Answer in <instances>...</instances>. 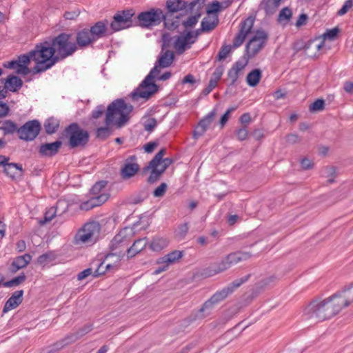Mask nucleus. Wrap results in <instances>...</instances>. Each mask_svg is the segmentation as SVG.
Returning <instances> with one entry per match:
<instances>
[{
	"label": "nucleus",
	"instance_id": "obj_41",
	"mask_svg": "<svg viewBox=\"0 0 353 353\" xmlns=\"http://www.w3.org/2000/svg\"><path fill=\"white\" fill-rule=\"evenodd\" d=\"M59 125V121L54 118H49L44 122L45 131L48 134L54 133Z\"/></svg>",
	"mask_w": 353,
	"mask_h": 353
},
{
	"label": "nucleus",
	"instance_id": "obj_61",
	"mask_svg": "<svg viewBox=\"0 0 353 353\" xmlns=\"http://www.w3.org/2000/svg\"><path fill=\"white\" fill-rule=\"evenodd\" d=\"M157 122L154 118L148 119L144 123V129L146 131L151 132L157 126Z\"/></svg>",
	"mask_w": 353,
	"mask_h": 353
},
{
	"label": "nucleus",
	"instance_id": "obj_39",
	"mask_svg": "<svg viewBox=\"0 0 353 353\" xmlns=\"http://www.w3.org/2000/svg\"><path fill=\"white\" fill-rule=\"evenodd\" d=\"M187 2L184 0H168L166 7L169 12H176L187 7Z\"/></svg>",
	"mask_w": 353,
	"mask_h": 353
},
{
	"label": "nucleus",
	"instance_id": "obj_16",
	"mask_svg": "<svg viewBox=\"0 0 353 353\" xmlns=\"http://www.w3.org/2000/svg\"><path fill=\"white\" fill-rule=\"evenodd\" d=\"M204 1L205 0H194L190 3V9L194 10V7H196V12L194 15L188 17L182 21V24L185 28H193L197 23L201 16L200 10L203 8Z\"/></svg>",
	"mask_w": 353,
	"mask_h": 353
},
{
	"label": "nucleus",
	"instance_id": "obj_18",
	"mask_svg": "<svg viewBox=\"0 0 353 353\" xmlns=\"http://www.w3.org/2000/svg\"><path fill=\"white\" fill-rule=\"evenodd\" d=\"M232 266H233V265L230 260L228 259L227 255L217 264L205 269L203 274L205 276L210 277L228 270Z\"/></svg>",
	"mask_w": 353,
	"mask_h": 353
},
{
	"label": "nucleus",
	"instance_id": "obj_33",
	"mask_svg": "<svg viewBox=\"0 0 353 353\" xmlns=\"http://www.w3.org/2000/svg\"><path fill=\"white\" fill-rule=\"evenodd\" d=\"M147 243L148 240L146 238L139 239L136 240L133 245L130 248H128V256L132 257L135 256L145 248Z\"/></svg>",
	"mask_w": 353,
	"mask_h": 353
},
{
	"label": "nucleus",
	"instance_id": "obj_21",
	"mask_svg": "<svg viewBox=\"0 0 353 353\" xmlns=\"http://www.w3.org/2000/svg\"><path fill=\"white\" fill-rule=\"evenodd\" d=\"M216 114V110H213L199 121L198 126L194 131L193 137L194 139H198L199 137L204 134L213 121Z\"/></svg>",
	"mask_w": 353,
	"mask_h": 353
},
{
	"label": "nucleus",
	"instance_id": "obj_37",
	"mask_svg": "<svg viewBox=\"0 0 353 353\" xmlns=\"http://www.w3.org/2000/svg\"><path fill=\"white\" fill-rule=\"evenodd\" d=\"M183 256V252L179 250L172 251L164 256L158 259V263H167L170 265L176 263Z\"/></svg>",
	"mask_w": 353,
	"mask_h": 353
},
{
	"label": "nucleus",
	"instance_id": "obj_35",
	"mask_svg": "<svg viewBox=\"0 0 353 353\" xmlns=\"http://www.w3.org/2000/svg\"><path fill=\"white\" fill-rule=\"evenodd\" d=\"M106 185L107 182L105 181L97 182L90 190V196L98 197L102 194H105L107 196L108 199L109 194H108L105 190Z\"/></svg>",
	"mask_w": 353,
	"mask_h": 353
},
{
	"label": "nucleus",
	"instance_id": "obj_2",
	"mask_svg": "<svg viewBox=\"0 0 353 353\" xmlns=\"http://www.w3.org/2000/svg\"><path fill=\"white\" fill-rule=\"evenodd\" d=\"M336 301L333 294L323 300L311 302L305 309V318L315 323L331 319L341 311Z\"/></svg>",
	"mask_w": 353,
	"mask_h": 353
},
{
	"label": "nucleus",
	"instance_id": "obj_60",
	"mask_svg": "<svg viewBox=\"0 0 353 353\" xmlns=\"http://www.w3.org/2000/svg\"><path fill=\"white\" fill-rule=\"evenodd\" d=\"M248 134V130L245 125H243L242 128L238 129L236 132V135L239 140L243 141L247 139Z\"/></svg>",
	"mask_w": 353,
	"mask_h": 353
},
{
	"label": "nucleus",
	"instance_id": "obj_19",
	"mask_svg": "<svg viewBox=\"0 0 353 353\" xmlns=\"http://www.w3.org/2000/svg\"><path fill=\"white\" fill-rule=\"evenodd\" d=\"M232 266H233V265L230 260L228 259L227 255L217 264L205 269L203 274L205 276L210 277L228 270Z\"/></svg>",
	"mask_w": 353,
	"mask_h": 353
},
{
	"label": "nucleus",
	"instance_id": "obj_59",
	"mask_svg": "<svg viewBox=\"0 0 353 353\" xmlns=\"http://www.w3.org/2000/svg\"><path fill=\"white\" fill-rule=\"evenodd\" d=\"M353 6V1L352 0H347L342 8L338 11L337 14L339 16H343L346 14L349 9H350Z\"/></svg>",
	"mask_w": 353,
	"mask_h": 353
},
{
	"label": "nucleus",
	"instance_id": "obj_36",
	"mask_svg": "<svg viewBox=\"0 0 353 353\" xmlns=\"http://www.w3.org/2000/svg\"><path fill=\"white\" fill-rule=\"evenodd\" d=\"M282 0H263L260 4L261 9H263L267 14L274 13L279 6Z\"/></svg>",
	"mask_w": 353,
	"mask_h": 353
},
{
	"label": "nucleus",
	"instance_id": "obj_32",
	"mask_svg": "<svg viewBox=\"0 0 353 353\" xmlns=\"http://www.w3.org/2000/svg\"><path fill=\"white\" fill-rule=\"evenodd\" d=\"M6 174L12 179L21 176L23 174V168L21 164L16 163H8L4 168Z\"/></svg>",
	"mask_w": 353,
	"mask_h": 353
},
{
	"label": "nucleus",
	"instance_id": "obj_26",
	"mask_svg": "<svg viewBox=\"0 0 353 353\" xmlns=\"http://www.w3.org/2000/svg\"><path fill=\"white\" fill-rule=\"evenodd\" d=\"M108 200V197L105 194H102L98 197L90 196V199L86 201L81 203L79 208L82 210H90L94 207L99 206L104 203Z\"/></svg>",
	"mask_w": 353,
	"mask_h": 353
},
{
	"label": "nucleus",
	"instance_id": "obj_52",
	"mask_svg": "<svg viewBox=\"0 0 353 353\" xmlns=\"http://www.w3.org/2000/svg\"><path fill=\"white\" fill-rule=\"evenodd\" d=\"M325 108V101L323 99H316L314 102L310 104V112H319L323 110Z\"/></svg>",
	"mask_w": 353,
	"mask_h": 353
},
{
	"label": "nucleus",
	"instance_id": "obj_42",
	"mask_svg": "<svg viewBox=\"0 0 353 353\" xmlns=\"http://www.w3.org/2000/svg\"><path fill=\"white\" fill-rule=\"evenodd\" d=\"M56 258L57 254L55 252L50 251L40 255L37 259V262L40 265H46L50 262L54 261Z\"/></svg>",
	"mask_w": 353,
	"mask_h": 353
},
{
	"label": "nucleus",
	"instance_id": "obj_57",
	"mask_svg": "<svg viewBox=\"0 0 353 353\" xmlns=\"http://www.w3.org/2000/svg\"><path fill=\"white\" fill-rule=\"evenodd\" d=\"M339 32V29L338 28H334L330 30H327L324 34L323 37L325 39L334 40Z\"/></svg>",
	"mask_w": 353,
	"mask_h": 353
},
{
	"label": "nucleus",
	"instance_id": "obj_38",
	"mask_svg": "<svg viewBox=\"0 0 353 353\" xmlns=\"http://www.w3.org/2000/svg\"><path fill=\"white\" fill-rule=\"evenodd\" d=\"M252 256V254L246 252H234L228 254V259L230 260L234 265L239 262L246 261Z\"/></svg>",
	"mask_w": 353,
	"mask_h": 353
},
{
	"label": "nucleus",
	"instance_id": "obj_14",
	"mask_svg": "<svg viewBox=\"0 0 353 353\" xmlns=\"http://www.w3.org/2000/svg\"><path fill=\"white\" fill-rule=\"evenodd\" d=\"M254 21L255 17L250 16L240 23L239 32L233 40V48H237L243 44L248 34L251 32Z\"/></svg>",
	"mask_w": 353,
	"mask_h": 353
},
{
	"label": "nucleus",
	"instance_id": "obj_44",
	"mask_svg": "<svg viewBox=\"0 0 353 353\" xmlns=\"http://www.w3.org/2000/svg\"><path fill=\"white\" fill-rule=\"evenodd\" d=\"M189 230V226L188 223H184L178 225L177 228L174 232L175 238L178 241H181L185 239L186 234Z\"/></svg>",
	"mask_w": 353,
	"mask_h": 353
},
{
	"label": "nucleus",
	"instance_id": "obj_4",
	"mask_svg": "<svg viewBox=\"0 0 353 353\" xmlns=\"http://www.w3.org/2000/svg\"><path fill=\"white\" fill-rule=\"evenodd\" d=\"M133 110V106L119 99L112 101L107 108L105 114V124L116 125L121 128L130 119V114Z\"/></svg>",
	"mask_w": 353,
	"mask_h": 353
},
{
	"label": "nucleus",
	"instance_id": "obj_13",
	"mask_svg": "<svg viewBox=\"0 0 353 353\" xmlns=\"http://www.w3.org/2000/svg\"><path fill=\"white\" fill-rule=\"evenodd\" d=\"M165 154V150L161 149L159 151L154 158L151 160L148 167V169L151 170L150 175L148 178V182L153 183L156 182L161 175L165 172L163 170V164L161 163L162 157Z\"/></svg>",
	"mask_w": 353,
	"mask_h": 353
},
{
	"label": "nucleus",
	"instance_id": "obj_48",
	"mask_svg": "<svg viewBox=\"0 0 353 353\" xmlns=\"http://www.w3.org/2000/svg\"><path fill=\"white\" fill-rule=\"evenodd\" d=\"M230 294L229 290H227L225 288L223 290L216 292L214 295H212L210 299L214 304H217L219 302L221 301L224 299H225Z\"/></svg>",
	"mask_w": 353,
	"mask_h": 353
},
{
	"label": "nucleus",
	"instance_id": "obj_47",
	"mask_svg": "<svg viewBox=\"0 0 353 353\" xmlns=\"http://www.w3.org/2000/svg\"><path fill=\"white\" fill-rule=\"evenodd\" d=\"M106 261H105V258L104 260L98 265L97 268L93 272L94 276L97 277V276H99L100 275H103V274H104L108 270H117L119 268V267H110V268H108L107 267V263H105Z\"/></svg>",
	"mask_w": 353,
	"mask_h": 353
},
{
	"label": "nucleus",
	"instance_id": "obj_24",
	"mask_svg": "<svg viewBox=\"0 0 353 353\" xmlns=\"http://www.w3.org/2000/svg\"><path fill=\"white\" fill-rule=\"evenodd\" d=\"M61 144L60 141H56L51 143H43L40 145L39 152L42 157H52L58 152Z\"/></svg>",
	"mask_w": 353,
	"mask_h": 353
},
{
	"label": "nucleus",
	"instance_id": "obj_6",
	"mask_svg": "<svg viewBox=\"0 0 353 353\" xmlns=\"http://www.w3.org/2000/svg\"><path fill=\"white\" fill-rule=\"evenodd\" d=\"M139 25L141 27L149 28L159 25L163 19L165 20V26L168 28L175 29L178 28L179 23L178 21L172 22L165 19L163 11L161 9H151L148 11L142 12L137 16Z\"/></svg>",
	"mask_w": 353,
	"mask_h": 353
},
{
	"label": "nucleus",
	"instance_id": "obj_1",
	"mask_svg": "<svg viewBox=\"0 0 353 353\" xmlns=\"http://www.w3.org/2000/svg\"><path fill=\"white\" fill-rule=\"evenodd\" d=\"M174 59V54L172 51L162 49L154 68L140 85L131 92L130 97L133 101H139V99L147 101L157 92L158 86L154 83V79L159 75L161 68L169 67Z\"/></svg>",
	"mask_w": 353,
	"mask_h": 353
},
{
	"label": "nucleus",
	"instance_id": "obj_40",
	"mask_svg": "<svg viewBox=\"0 0 353 353\" xmlns=\"http://www.w3.org/2000/svg\"><path fill=\"white\" fill-rule=\"evenodd\" d=\"M261 78V71L259 69H254L251 71L247 76V83L251 86H256Z\"/></svg>",
	"mask_w": 353,
	"mask_h": 353
},
{
	"label": "nucleus",
	"instance_id": "obj_30",
	"mask_svg": "<svg viewBox=\"0 0 353 353\" xmlns=\"http://www.w3.org/2000/svg\"><path fill=\"white\" fill-rule=\"evenodd\" d=\"M94 41V39L88 29L82 30L77 35V44L81 48L87 47Z\"/></svg>",
	"mask_w": 353,
	"mask_h": 353
},
{
	"label": "nucleus",
	"instance_id": "obj_56",
	"mask_svg": "<svg viewBox=\"0 0 353 353\" xmlns=\"http://www.w3.org/2000/svg\"><path fill=\"white\" fill-rule=\"evenodd\" d=\"M235 110H236V107L229 108L227 110V111L224 113V114L221 117V119L219 121V124H220L221 128H223L224 125L228 122V121L229 119V117H230V114L232 112H234Z\"/></svg>",
	"mask_w": 353,
	"mask_h": 353
},
{
	"label": "nucleus",
	"instance_id": "obj_5",
	"mask_svg": "<svg viewBox=\"0 0 353 353\" xmlns=\"http://www.w3.org/2000/svg\"><path fill=\"white\" fill-rule=\"evenodd\" d=\"M125 231L119 232L111 241L110 252L105 255V261L115 257V261L107 263V267H119L120 262L128 250V239L124 234Z\"/></svg>",
	"mask_w": 353,
	"mask_h": 353
},
{
	"label": "nucleus",
	"instance_id": "obj_11",
	"mask_svg": "<svg viewBox=\"0 0 353 353\" xmlns=\"http://www.w3.org/2000/svg\"><path fill=\"white\" fill-rule=\"evenodd\" d=\"M267 40L268 34L265 31H256L245 46L248 57H254L265 46Z\"/></svg>",
	"mask_w": 353,
	"mask_h": 353
},
{
	"label": "nucleus",
	"instance_id": "obj_3",
	"mask_svg": "<svg viewBox=\"0 0 353 353\" xmlns=\"http://www.w3.org/2000/svg\"><path fill=\"white\" fill-rule=\"evenodd\" d=\"M38 48L40 50V56L43 59L42 62H45L46 65L53 63L54 65L58 59L56 52L62 58L66 57V33H61L56 37L41 42L38 44Z\"/></svg>",
	"mask_w": 353,
	"mask_h": 353
},
{
	"label": "nucleus",
	"instance_id": "obj_17",
	"mask_svg": "<svg viewBox=\"0 0 353 353\" xmlns=\"http://www.w3.org/2000/svg\"><path fill=\"white\" fill-rule=\"evenodd\" d=\"M194 43L192 41L191 36L188 32L179 35L174 41V48L179 54L183 53L186 50L190 49L192 45Z\"/></svg>",
	"mask_w": 353,
	"mask_h": 353
},
{
	"label": "nucleus",
	"instance_id": "obj_43",
	"mask_svg": "<svg viewBox=\"0 0 353 353\" xmlns=\"http://www.w3.org/2000/svg\"><path fill=\"white\" fill-rule=\"evenodd\" d=\"M26 279V276L24 273L20 274L19 276L13 278L10 281H4L2 282L1 285L6 287V288H10L14 286H18L20 284H21L23 282H24Z\"/></svg>",
	"mask_w": 353,
	"mask_h": 353
},
{
	"label": "nucleus",
	"instance_id": "obj_62",
	"mask_svg": "<svg viewBox=\"0 0 353 353\" xmlns=\"http://www.w3.org/2000/svg\"><path fill=\"white\" fill-rule=\"evenodd\" d=\"M223 73V68L222 67L216 68L214 71L210 80L217 83L221 78Z\"/></svg>",
	"mask_w": 353,
	"mask_h": 353
},
{
	"label": "nucleus",
	"instance_id": "obj_23",
	"mask_svg": "<svg viewBox=\"0 0 353 353\" xmlns=\"http://www.w3.org/2000/svg\"><path fill=\"white\" fill-rule=\"evenodd\" d=\"M23 290H17L13 292L12 296L6 301L3 308V313L6 314L12 310L17 308L23 301Z\"/></svg>",
	"mask_w": 353,
	"mask_h": 353
},
{
	"label": "nucleus",
	"instance_id": "obj_28",
	"mask_svg": "<svg viewBox=\"0 0 353 353\" xmlns=\"http://www.w3.org/2000/svg\"><path fill=\"white\" fill-rule=\"evenodd\" d=\"M219 22L218 14H208L201 21V30L212 31Z\"/></svg>",
	"mask_w": 353,
	"mask_h": 353
},
{
	"label": "nucleus",
	"instance_id": "obj_31",
	"mask_svg": "<svg viewBox=\"0 0 353 353\" xmlns=\"http://www.w3.org/2000/svg\"><path fill=\"white\" fill-rule=\"evenodd\" d=\"M215 304L211 299L207 300L202 307L194 314V320L202 319L210 314Z\"/></svg>",
	"mask_w": 353,
	"mask_h": 353
},
{
	"label": "nucleus",
	"instance_id": "obj_55",
	"mask_svg": "<svg viewBox=\"0 0 353 353\" xmlns=\"http://www.w3.org/2000/svg\"><path fill=\"white\" fill-rule=\"evenodd\" d=\"M231 48L232 46L230 45L222 46L217 55L218 60L222 61L225 59L230 52Z\"/></svg>",
	"mask_w": 353,
	"mask_h": 353
},
{
	"label": "nucleus",
	"instance_id": "obj_51",
	"mask_svg": "<svg viewBox=\"0 0 353 353\" xmlns=\"http://www.w3.org/2000/svg\"><path fill=\"white\" fill-rule=\"evenodd\" d=\"M112 133L111 129L106 125L105 127L99 128L97 130V137L101 139H105Z\"/></svg>",
	"mask_w": 353,
	"mask_h": 353
},
{
	"label": "nucleus",
	"instance_id": "obj_9",
	"mask_svg": "<svg viewBox=\"0 0 353 353\" xmlns=\"http://www.w3.org/2000/svg\"><path fill=\"white\" fill-rule=\"evenodd\" d=\"M99 225L95 222L87 223L74 236L76 244H92L99 232Z\"/></svg>",
	"mask_w": 353,
	"mask_h": 353
},
{
	"label": "nucleus",
	"instance_id": "obj_34",
	"mask_svg": "<svg viewBox=\"0 0 353 353\" xmlns=\"http://www.w3.org/2000/svg\"><path fill=\"white\" fill-rule=\"evenodd\" d=\"M169 240L167 238L157 236L152 239L150 248L154 252H160L167 248Z\"/></svg>",
	"mask_w": 353,
	"mask_h": 353
},
{
	"label": "nucleus",
	"instance_id": "obj_7",
	"mask_svg": "<svg viewBox=\"0 0 353 353\" xmlns=\"http://www.w3.org/2000/svg\"><path fill=\"white\" fill-rule=\"evenodd\" d=\"M89 133L77 123L68 126V145L70 148H83L89 141Z\"/></svg>",
	"mask_w": 353,
	"mask_h": 353
},
{
	"label": "nucleus",
	"instance_id": "obj_63",
	"mask_svg": "<svg viewBox=\"0 0 353 353\" xmlns=\"http://www.w3.org/2000/svg\"><path fill=\"white\" fill-rule=\"evenodd\" d=\"M105 108L103 105H100L96 107V108L92 112V117L93 119L99 118L104 112Z\"/></svg>",
	"mask_w": 353,
	"mask_h": 353
},
{
	"label": "nucleus",
	"instance_id": "obj_12",
	"mask_svg": "<svg viewBox=\"0 0 353 353\" xmlns=\"http://www.w3.org/2000/svg\"><path fill=\"white\" fill-rule=\"evenodd\" d=\"M41 128V123L38 120L28 121L19 128V138L26 141H33L39 134Z\"/></svg>",
	"mask_w": 353,
	"mask_h": 353
},
{
	"label": "nucleus",
	"instance_id": "obj_10",
	"mask_svg": "<svg viewBox=\"0 0 353 353\" xmlns=\"http://www.w3.org/2000/svg\"><path fill=\"white\" fill-rule=\"evenodd\" d=\"M134 15L133 10H126L117 12L113 17L110 28L114 32L128 28L132 26V18Z\"/></svg>",
	"mask_w": 353,
	"mask_h": 353
},
{
	"label": "nucleus",
	"instance_id": "obj_20",
	"mask_svg": "<svg viewBox=\"0 0 353 353\" xmlns=\"http://www.w3.org/2000/svg\"><path fill=\"white\" fill-rule=\"evenodd\" d=\"M248 62V61L245 58L238 60L233 64L232 68L228 70V78L230 81V85H234L236 82L239 75L243 72V70L247 65Z\"/></svg>",
	"mask_w": 353,
	"mask_h": 353
},
{
	"label": "nucleus",
	"instance_id": "obj_22",
	"mask_svg": "<svg viewBox=\"0 0 353 353\" xmlns=\"http://www.w3.org/2000/svg\"><path fill=\"white\" fill-rule=\"evenodd\" d=\"M338 304H339L340 309L342 310L344 307L353 305V286L344 289L334 294Z\"/></svg>",
	"mask_w": 353,
	"mask_h": 353
},
{
	"label": "nucleus",
	"instance_id": "obj_15",
	"mask_svg": "<svg viewBox=\"0 0 353 353\" xmlns=\"http://www.w3.org/2000/svg\"><path fill=\"white\" fill-rule=\"evenodd\" d=\"M140 170L139 165L137 162L134 155L128 157L123 161L121 168L120 174L123 179H129L133 177Z\"/></svg>",
	"mask_w": 353,
	"mask_h": 353
},
{
	"label": "nucleus",
	"instance_id": "obj_49",
	"mask_svg": "<svg viewBox=\"0 0 353 353\" xmlns=\"http://www.w3.org/2000/svg\"><path fill=\"white\" fill-rule=\"evenodd\" d=\"M250 278V274L245 276L241 279H236L233 282H232L228 286L225 288L229 290L230 294L232 293L235 289L240 287L243 283L246 282Z\"/></svg>",
	"mask_w": 353,
	"mask_h": 353
},
{
	"label": "nucleus",
	"instance_id": "obj_58",
	"mask_svg": "<svg viewBox=\"0 0 353 353\" xmlns=\"http://www.w3.org/2000/svg\"><path fill=\"white\" fill-rule=\"evenodd\" d=\"M167 184L165 183H162L159 186H158L153 192V195L154 197H161L163 196L167 190Z\"/></svg>",
	"mask_w": 353,
	"mask_h": 353
},
{
	"label": "nucleus",
	"instance_id": "obj_29",
	"mask_svg": "<svg viewBox=\"0 0 353 353\" xmlns=\"http://www.w3.org/2000/svg\"><path fill=\"white\" fill-rule=\"evenodd\" d=\"M108 22L107 20L97 22L89 30L95 41L103 37L107 31Z\"/></svg>",
	"mask_w": 353,
	"mask_h": 353
},
{
	"label": "nucleus",
	"instance_id": "obj_25",
	"mask_svg": "<svg viewBox=\"0 0 353 353\" xmlns=\"http://www.w3.org/2000/svg\"><path fill=\"white\" fill-rule=\"evenodd\" d=\"M4 83V89L12 92H17L23 85V81L17 76L11 74L6 79H2Z\"/></svg>",
	"mask_w": 353,
	"mask_h": 353
},
{
	"label": "nucleus",
	"instance_id": "obj_46",
	"mask_svg": "<svg viewBox=\"0 0 353 353\" xmlns=\"http://www.w3.org/2000/svg\"><path fill=\"white\" fill-rule=\"evenodd\" d=\"M81 9L79 6L74 3H68V20L75 19L80 14Z\"/></svg>",
	"mask_w": 353,
	"mask_h": 353
},
{
	"label": "nucleus",
	"instance_id": "obj_27",
	"mask_svg": "<svg viewBox=\"0 0 353 353\" xmlns=\"http://www.w3.org/2000/svg\"><path fill=\"white\" fill-rule=\"evenodd\" d=\"M32 256L29 254H25L14 259L10 267V271L15 273L19 270L23 268L30 262Z\"/></svg>",
	"mask_w": 353,
	"mask_h": 353
},
{
	"label": "nucleus",
	"instance_id": "obj_8",
	"mask_svg": "<svg viewBox=\"0 0 353 353\" xmlns=\"http://www.w3.org/2000/svg\"><path fill=\"white\" fill-rule=\"evenodd\" d=\"M39 51V48H38V44H37L33 50H31L28 54L21 55L19 57V61H17L18 63L21 65H27V64L32 60L36 63V65L32 69L33 74L46 71L53 65V63L46 65L45 62H42L43 59V57L40 56Z\"/></svg>",
	"mask_w": 353,
	"mask_h": 353
},
{
	"label": "nucleus",
	"instance_id": "obj_50",
	"mask_svg": "<svg viewBox=\"0 0 353 353\" xmlns=\"http://www.w3.org/2000/svg\"><path fill=\"white\" fill-rule=\"evenodd\" d=\"M56 215V209L54 208H50L49 210H48L45 214L43 219H40L39 221V223L41 225H43L48 222H50Z\"/></svg>",
	"mask_w": 353,
	"mask_h": 353
},
{
	"label": "nucleus",
	"instance_id": "obj_54",
	"mask_svg": "<svg viewBox=\"0 0 353 353\" xmlns=\"http://www.w3.org/2000/svg\"><path fill=\"white\" fill-rule=\"evenodd\" d=\"M221 9V3L217 1H213L208 6L206 12L208 14H217V12Z\"/></svg>",
	"mask_w": 353,
	"mask_h": 353
},
{
	"label": "nucleus",
	"instance_id": "obj_64",
	"mask_svg": "<svg viewBox=\"0 0 353 353\" xmlns=\"http://www.w3.org/2000/svg\"><path fill=\"white\" fill-rule=\"evenodd\" d=\"M10 111V108L7 103L0 101V117H6Z\"/></svg>",
	"mask_w": 353,
	"mask_h": 353
},
{
	"label": "nucleus",
	"instance_id": "obj_53",
	"mask_svg": "<svg viewBox=\"0 0 353 353\" xmlns=\"http://www.w3.org/2000/svg\"><path fill=\"white\" fill-rule=\"evenodd\" d=\"M292 10L290 8L287 7L284 8L280 11L278 20L280 22L289 21L292 17Z\"/></svg>",
	"mask_w": 353,
	"mask_h": 353
},
{
	"label": "nucleus",
	"instance_id": "obj_45",
	"mask_svg": "<svg viewBox=\"0 0 353 353\" xmlns=\"http://www.w3.org/2000/svg\"><path fill=\"white\" fill-rule=\"evenodd\" d=\"M1 128L3 131L4 135L13 134L15 132L18 133L19 130L17 124L11 120H6Z\"/></svg>",
	"mask_w": 353,
	"mask_h": 353
}]
</instances>
